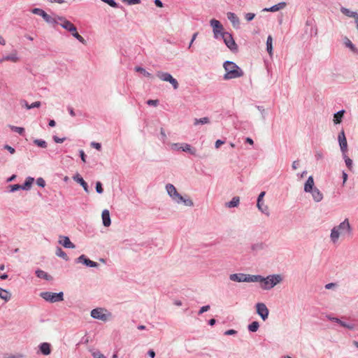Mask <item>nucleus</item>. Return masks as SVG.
<instances>
[{
  "label": "nucleus",
  "instance_id": "1",
  "mask_svg": "<svg viewBox=\"0 0 358 358\" xmlns=\"http://www.w3.org/2000/svg\"><path fill=\"white\" fill-rule=\"evenodd\" d=\"M352 232V228L348 219L341 222L338 226L334 227L330 234L331 241L336 243L340 236H345L350 235Z\"/></svg>",
  "mask_w": 358,
  "mask_h": 358
},
{
  "label": "nucleus",
  "instance_id": "2",
  "mask_svg": "<svg viewBox=\"0 0 358 358\" xmlns=\"http://www.w3.org/2000/svg\"><path fill=\"white\" fill-rule=\"evenodd\" d=\"M255 282L262 283V288L264 290H268L274 287L276 285L282 280V278L280 274L269 275L264 278L260 275H255Z\"/></svg>",
  "mask_w": 358,
  "mask_h": 358
},
{
  "label": "nucleus",
  "instance_id": "3",
  "mask_svg": "<svg viewBox=\"0 0 358 358\" xmlns=\"http://www.w3.org/2000/svg\"><path fill=\"white\" fill-rule=\"evenodd\" d=\"M223 67L226 71V73L223 76L225 80L238 78L243 76V70L233 62H224Z\"/></svg>",
  "mask_w": 358,
  "mask_h": 358
},
{
  "label": "nucleus",
  "instance_id": "4",
  "mask_svg": "<svg viewBox=\"0 0 358 358\" xmlns=\"http://www.w3.org/2000/svg\"><path fill=\"white\" fill-rule=\"evenodd\" d=\"M39 296L45 301L52 303L60 302L64 300L63 292H59L58 293H54L51 292H42L39 294Z\"/></svg>",
  "mask_w": 358,
  "mask_h": 358
},
{
  "label": "nucleus",
  "instance_id": "5",
  "mask_svg": "<svg viewBox=\"0 0 358 358\" xmlns=\"http://www.w3.org/2000/svg\"><path fill=\"white\" fill-rule=\"evenodd\" d=\"M91 317L94 319L100 320L103 322H106L110 320L112 317L110 312L101 308H96L91 311Z\"/></svg>",
  "mask_w": 358,
  "mask_h": 358
},
{
  "label": "nucleus",
  "instance_id": "6",
  "mask_svg": "<svg viewBox=\"0 0 358 358\" xmlns=\"http://www.w3.org/2000/svg\"><path fill=\"white\" fill-rule=\"evenodd\" d=\"M255 275H250L245 273H233L229 275V279L231 281L238 282H255Z\"/></svg>",
  "mask_w": 358,
  "mask_h": 358
},
{
  "label": "nucleus",
  "instance_id": "7",
  "mask_svg": "<svg viewBox=\"0 0 358 358\" xmlns=\"http://www.w3.org/2000/svg\"><path fill=\"white\" fill-rule=\"evenodd\" d=\"M220 38L223 39L225 45L231 51L236 52L238 50V45H236L232 35L230 33L227 31L222 33Z\"/></svg>",
  "mask_w": 358,
  "mask_h": 358
},
{
  "label": "nucleus",
  "instance_id": "8",
  "mask_svg": "<svg viewBox=\"0 0 358 358\" xmlns=\"http://www.w3.org/2000/svg\"><path fill=\"white\" fill-rule=\"evenodd\" d=\"M157 76L162 80L169 82L171 84L174 90H177L179 87L178 82L169 73L157 71Z\"/></svg>",
  "mask_w": 358,
  "mask_h": 358
},
{
  "label": "nucleus",
  "instance_id": "9",
  "mask_svg": "<svg viewBox=\"0 0 358 358\" xmlns=\"http://www.w3.org/2000/svg\"><path fill=\"white\" fill-rule=\"evenodd\" d=\"M210 24L213 27V31L215 38H219L220 36H222V33L226 32L223 31V26L221 24V22L215 19H212L210 21Z\"/></svg>",
  "mask_w": 358,
  "mask_h": 358
},
{
  "label": "nucleus",
  "instance_id": "10",
  "mask_svg": "<svg viewBox=\"0 0 358 358\" xmlns=\"http://www.w3.org/2000/svg\"><path fill=\"white\" fill-rule=\"evenodd\" d=\"M257 313L265 321L268 319L269 310L264 303H257L256 304Z\"/></svg>",
  "mask_w": 358,
  "mask_h": 358
},
{
  "label": "nucleus",
  "instance_id": "11",
  "mask_svg": "<svg viewBox=\"0 0 358 358\" xmlns=\"http://www.w3.org/2000/svg\"><path fill=\"white\" fill-rule=\"evenodd\" d=\"M166 192L168 193V194L169 195V196L175 201L176 202V200L179 199V200H181L182 199V195L180 194L176 188L175 187V186L172 184H167L166 185Z\"/></svg>",
  "mask_w": 358,
  "mask_h": 358
},
{
  "label": "nucleus",
  "instance_id": "12",
  "mask_svg": "<svg viewBox=\"0 0 358 358\" xmlns=\"http://www.w3.org/2000/svg\"><path fill=\"white\" fill-rule=\"evenodd\" d=\"M338 141L342 154L346 153L348 151V142L343 129H342L338 134Z\"/></svg>",
  "mask_w": 358,
  "mask_h": 358
},
{
  "label": "nucleus",
  "instance_id": "13",
  "mask_svg": "<svg viewBox=\"0 0 358 358\" xmlns=\"http://www.w3.org/2000/svg\"><path fill=\"white\" fill-rule=\"evenodd\" d=\"M76 263H80L88 267L96 268L98 267L99 264L94 261L90 260L85 255H82L76 259Z\"/></svg>",
  "mask_w": 358,
  "mask_h": 358
},
{
  "label": "nucleus",
  "instance_id": "14",
  "mask_svg": "<svg viewBox=\"0 0 358 358\" xmlns=\"http://www.w3.org/2000/svg\"><path fill=\"white\" fill-rule=\"evenodd\" d=\"M327 318L331 322H336L339 324L341 327H345L350 330H353L355 329V324L352 323H347L344 321H342L341 319L338 317H335L331 316V315H327Z\"/></svg>",
  "mask_w": 358,
  "mask_h": 358
},
{
  "label": "nucleus",
  "instance_id": "15",
  "mask_svg": "<svg viewBox=\"0 0 358 358\" xmlns=\"http://www.w3.org/2000/svg\"><path fill=\"white\" fill-rule=\"evenodd\" d=\"M308 193L311 194L313 200L316 203L322 201L324 198L322 192L317 187H315Z\"/></svg>",
  "mask_w": 358,
  "mask_h": 358
},
{
  "label": "nucleus",
  "instance_id": "16",
  "mask_svg": "<svg viewBox=\"0 0 358 358\" xmlns=\"http://www.w3.org/2000/svg\"><path fill=\"white\" fill-rule=\"evenodd\" d=\"M59 243L66 248L74 249L76 245L70 241L69 238L66 236H59Z\"/></svg>",
  "mask_w": 358,
  "mask_h": 358
},
{
  "label": "nucleus",
  "instance_id": "17",
  "mask_svg": "<svg viewBox=\"0 0 358 358\" xmlns=\"http://www.w3.org/2000/svg\"><path fill=\"white\" fill-rule=\"evenodd\" d=\"M264 195H265V192H262L259 194V196L257 197V207L262 213L265 214L266 215H269L268 206H264V208H261V206H260V202L263 201V198H264Z\"/></svg>",
  "mask_w": 358,
  "mask_h": 358
},
{
  "label": "nucleus",
  "instance_id": "18",
  "mask_svg": "<svg viewBox=\"0 0 358 358\" xmlns=\"http://www.w3.org/2000/svg\"><path fill=\"white\" fill-rule=\"evenodd\" d=\"M5 61H11L13 62H17L19 61V57H17V52L15 50L10 55L3 56L0 58V63H2Z\"/></svg>",
  "mask_w": 358,
  "mask_h": 358
},
{
  "label": "nucleus",
  "instance_id": "19",
  "mask_svg": "<svg viewBox=\"0 0 358 358\" xmlns=\"http://www.w3.org/2000/svg\"><path fill=\"white\" fill-rule=\"evenodd\" d=\"M57 19L59 22V24H60V26L67 31L71 29L72 25L73 24L72 22H71L69 20H68L63 16H57Z\"/></svg>",
  "mask_w": 358,
  "mask_h": 358
},
{
  "label": "nucleus",
  "instance_id": "20",
  "mask_svg": "<svg viewBox=\"0 0 358 358\" xmlns=\"http://www.w3.org/2000/svg\"><path fill=\"white\" fill-rule=\"evenodd\" d=\"M316 187L315 186L314 178L312 176H310L304 184L303 190L305 192H309L310 190Z\"/></svg>",
  "mask_w": 358,
  "mask_h": 358
},
{
  "label": "nucleus",
  "instance_id": "21",
  "mask_svg": "<svg viewBox=\"0 0 358 358\" xmlns=\"http://www.w3.org/2000/svg\"><path fill=\"white\" fill-rule=\"evenodd\" d=\"M287 3L284 1L280 2L270 8H266L263 10L266 12H276L286 7Z\"/></svg>",
  "mask_w": 358,
  "mask_h": 358
},
{
  "label": "nucleus",
  "instance_id": "22",
  "mask_svg": "<svg viewBox=\"0 0 358 358\" xmlns=\"http://www.w3.org/2000/svg\"><path fill=\"white\" fill-rule=\"evenodd\" d=\"M102 222L104 227H109L111 224L109 210L105 209L102 211L101 214Z\"/></svg>",
  "mask_w": 358,
  "mask_h": 358
},
{
  "label": "nucleus",
  "instance_id": "23",
  "mask_svg": "<svg viewBox=\"0 0 358 358\" xmlns=\"http://www.w3.org/2000/svg\"><path fill=\"white\" fill-rule=\"evenodd\" d=\"M38 348L43 355H49L51 353V345L49 343H42Z\"/></svg>",
  "mask_w": 358,
  "mask_h": 358
},
{
  "label": "nucleus",
  "instance_id": "24",
  "mask_svg": "<svg viewBox=\"0 0 358 358\" xmlns=\"http://www.w3.org/2000/svg\"><path fill=\"white\" fill-rule=\"evenodd\" d=\"M227 18L231 22L234 27L238 28L239 27L240 21H239L238 17H237V15L235 13L229 12L227 13Z\"/></svg>",
  "mask_w": 358,
  "mask_h": 358
},
{
  "label": "nucleus",
  "instance_id": "25",
  "mask_svg": "<svg viewBox=\"0 0 358 358\" xmlns=\"http://www.w3.org/2000/svg\"><path fill=\"white\" fill-rule=\"evenodd\" d=\"M73 180L79 183L84 189L86 192H89L87 183L83 180V178L77 173L73 177Z\"/></svg>",
  "mask_w": 358,
  "mask_h": 358
},
{
  "label": "nucleus",
  "instance_id": "26",
  "mask_svg": "<svg viewBox=\"0 0 358 358\" xmlns=\"http://www.w3.org/2000/svg\"><path fill=\"white\" fill-rule=\"evenodd\" d=\"M57 16L56 15L55 17L50 16L47 13L43 16V19L48 23L52 25H55L59 24V20L57 19Z\"/></svg>",
  "mask_w": 358,
  "mask_h": 358
},
{
  "label": "nucleus",
  "instance_id": "27",
  "mask_svg": "<svg viewBox=\"0 0 358 358\" xmlns=\"http://www.w3.org/2000/svg\"><path fill=\"white\" fill-rule=\"evenodd\" d=\"M266 247L267 245H266V243L263 242H258L252 245L251 250L253 252H258L259 251L265 250Z\"/></svg>",
  "mask_w": 358,
  "mask_h": 358
},
{
  "label": "nucleus",
  "instance_id": "28",
  "mask_svg": "<svg viewBox=\"0 0 358 358\" xmlns=\"http://www.w3.org/2000/svg\"><path fill=\"white\" fill-rule=\"evenodd\" d=\"M35 273L36 275L39 278H43L48 281H50L52 280V277L43 270L37 269Z\"/></svg>",
  "mask_w": 358,
  "mask_h": 358
},
{
  "label": "nucleus",
  "instance_id": "29",
  "mask_svg": "<svg viewBox=\"0 0 358 358\" xmlns=\"http://www.w3.org/2000/svg\"><path fill=\"white\" fill-rule=\"evenodd\" d=\"M341 12L348 17L355 18V20L358 19V13L357 12L351 11L348 8L341 7Z\"/></svg>",
  "mask_w": 358,
  "mask_h": 358
},
{
  "label": "nucleus",
  "instance_id": "30",
  "mask_svg": "<svg viewBox=\"0 0 358 358\" xmlns=\"http://www.w3.org/2000/svg\"><path fill=\"white\" fill-rule=\"evenodd\" d=\"M345 113V110H341L334 115V123L335 124H340L342 122V119L343 117L344 113Z\"/></svg>",
  "mask_w": 358,
  "mask_h": 358
},
{
  "label": "nucleus",
  "instance_id": "31",
  "mask_svg": "<svg viewBox=\"0 0 358 358\" xmlns=\"http://www.w3.org/2000/svg\"><path fill=\"white\" fill-rule=\"evenodd\" d=\"M34 181V178H32V177H27L24 182L23 185H22V189L23 190H29L31 189V185L33 184Z\"/></svg>",
  "mask_w": 358,
  "mask_h": 358
},
{
  "label": "nucleus",
  "instance_id": "32",
  "mask_svg": "<svg viewBox=\"0 0 358 358\" xmlns=\"http://www.w3.org/2000/svg\"><path fill=\"white\" fill-rule=\"evenodd\" d=\"M22 106H24L27 109L29 110L34 108H39L41 105L40 101H35L31 104H29L26 101L23 100L21 102Z\"/></svg>",
  "mask_w": 358,
  "mask_h": 358
},
{
  "label": "nucleus",
  "instance_id": "33",
  "mask_svg": "<svg viewBox=\"0 0 358 358\" xmlns=\"http://www.w3.org/2000/svg\"><path fill=\"white\" fill-rule=\"evenodd\" d=\"M10 298V293L8 291L0 287V299H3L5 301H8Z\"/></svg>",
  "mask_w": 358,
  "mask_h": 358
},
{
  "label": "nucleus",
  "instance_id": "34",
  "mask_svg": "<svg viewBox=\"0 0 358 358\" xmlns=\"http://www.w3.org/2000/svg\"><path fill=\"white\" fill-rule=\"evenodd\" d=\"M181 150L184 152H189L192 155H195V156L196 155L195 148H193L190 145H189L187 143L182 144V147H181Z\"/></svg>",
  "mask_w": 358,
  "mask_h": 358
},
{
  "label": "nucleus",
  "instance_id": "35",
  "mask_svg": "<svg viewBox=\"0 0 358 358\" xmlns=\"http://www.w3.org/2000/svg\"><path fill=\"white\" fill-rule=\"evenodd\" d=\"M240 203V199L238 196H234L232 199L226 203V206L228 208H234L238 206Z\"/></svg>",
  "mask_w": 358,
  "mask_h": 358
},
{
  "label": "nucleus",
  "instance_id": "36",
  "mask_svg": "<svg viewBox=\"0 0 358 358\" xmlns=\"http://www.w3.org/2000/svg\"><path fill=\"white\" fill-rule=\"evenodd\" d=\"M55 255L66 261L69 260V257L67 256L66 253L59 247L56 248Z\"/></svg>",
  "mask_w": 358,
  "mask_h": 358
},
{
  "label": "nucleus",
  "instance_id": "37",
  "mask_svg": "<svg viewBox=\"0 0 358 358\" xmlns=\"http://www.w3.org/2000/svg\"><path fill=\"white\" fill-rule=\"evenodd\" d=\"M177 203H183V204L186 206H189V207H192L194 206V203L192 201V199H185L182 196V199L181 200H176V202Z\"/></svg>",
  "mask_w": 358,
  "mask_h": 358
},
{
  "label": "nucleus",
  "instance_id": "38",
  "mask_svg": "<svg viewBox=\"0 0 358 358\" xmlns=\"http://www.w3.org/2000/svg\"><path fill=\"white\" fill-rule=\"evenodd\" d=\"M259 327V324L257 321H254V322H251L248 326V329L249 331H251V332H256L258 330Z\"/></svg>",
  "mask_w": 358,
  "mask_h": 358
},
{
  "label": "nucleus",
  "instance_id": "39",
  "mask_svg": "<svg viewBox=\"0 0 358 358\" xmlns=\"http://www.w3.org/2000/svg\"><path fill=\"white\" fill-rule=\"evenodd\" d=\"M273 39L271 36H268L266 40V50L270 55H272L273 51V45H272Z\"/></svg>",
  "mask_w": 358,
  "mask_h": 358
},
{
  "label": "nucleus",
  "instance_id": "40",
  "mask_svg": "<svg viewBox=\"0 0 358 358\" xmlns=\"http://www.w3.org/2000/svg\"><path fill=\"white\" fill-rule=\"evenodd\" d=\"M135 71L136 72H138V73H142L144 76L145 77H148V78H152V76L151 73H150L149 72H148L145 69H143V67H141V66H136L135 67Z\"/></svg>",
  "mask_w": 358,
  "mask_h": 358
},
{
  "label": "nucleus",
  "instance_id": "41",
  "mask_svg": "<svg viewBox=\"0 0 358 358\" xmlns=\"http://www.w3.org/2000/svg\"><path fill=\"white\" fill-rule=\"evenodd\" d=\"M208 123H210V119L207 117L199 118V119L195 118L194 122V125H197L199 124H208Z\"/></svg>",
  "mask_w": 358,
  "mask_h": 358
},
{
  "label": "nucleus",
  "instance_id": "42",
  "mask_svg": "<svg viewBox=\"0 0 358 358\" xmlns=\"http://www.w3.org/2000/svg\"><path fill=\"white\" fill-rule=\"evenodd\" d=\"M342 155H343V159L345 160V164H346L347 167L350 170H351L352 168V164H353L352 160L350 157H348L347 156L346 153L342 154Z\"/></svg>",
  "mask_w": 358,
  "mask_h": 358
},
{
  "label": "nucleus",
  "instance_id": "43",
  "mask_svg": "<svg viewBox=\"0 0 358 358\" xmlns=\"http://www.w3.org/2000/svg\"><path fill=\"white\" fill-rule=\"evenodd\" d=\"M9 127L13 131L18 133L20 135H23L24 133V129L23 127L9 125Z\"/></svg>",
  "mask_w": 358,
  "mask_h": 358
},
{
  "label": "nucleus",
  "instance_id": "44",
  "mask_svg": "<svg viewBox=\"0 0 358 358\" xmlns=\"http://www.w3.org/2000/svg\"><path fill=\"white\" fill-rule=\"evenodd\" d=\"M34 143L40 148H45L47 147V143L42 139H35Z\"/></svg>",
  "mask_w": 358,
  "mask_h": 358
},
{
  "label": "nucleus",
  "instance_id": "45",
  "mask_svg": "<svg viewBox=\"0 0 358 358\" xmlns=\"http://www.w3.org/2000/svg\"><path fill=\"white\" fill-rule=\"evenodd\" d=\"M31 13L35 14V15H40L43 17V16L45 15V12L41 9V8H33L31 10Z\"/></svg>",
  "mask_w": 358,
  "mask_h": 358
},
{
  "label": "nucleus",
  "instance_id": "46",
  "mask_svg": "<svg viewBox=\"0 0 358 358\" xmlns=\"http://www.w3.org/2000/svg\"><path fill=\"white\" fill-rule=\"evenodd\" d=\"M345 45H346V47L349 48L352 51H355L356 50V48L354 45V44L348 38H345Z\"/></svg>",
  "mask_w": 358,
  "mask_h": 358
},
{
  "label": "nucleus",
  "instance_id": "47",
  "mask_svg": "<svg viewBox=\"0 0 358 358\" xmlns=\"http://www.w3.org/2000/svg\"><path fill=\"white\" fill-rule=\"evenodd\" d=\"M10 192H14L20 189H22V185L19 184H15L10 185Z\"/></svg>",
  "mask_w": 358,
  "mask_h": 358
},
{
  "label": "nucleus",
  "instance_id": "48",
  "mask_svg": "<svg viewBox=\"0 0 358 358\" xmlns=\"http://www.w3.org/2000/svg\"><path fill=\"white\" fill-rule=\"evenodd\" d=\"M101 1L108 4L110 6L113 8H117L118 4L116 3L115 0H101Z\"/></svg>",
  "mask_w": 358,
  "mask_h": 358
},
{
  "label": "nucleus",
  "instance_id": "49",
  "mask_svg": "<svg viewBox=\"0 0 358 358\" xmlns=\"http://www.w3.org/2000/svg\"><path fill=\"white\" fill-rule=\"evenodd\" d=\"M257 108L262 114V120L264 121L266 120V110L262 106H257Z\"/></svg>",
  "mask_w": 358,
  "mask_h": 358
},
{
  "label": "nucleus",
  "instance_id": "50",
  "mask_svg": "<svg viewBox=\"0 0 358 358\" xmlns=\"http://www.w3.org/2000/svg\"><path fill=\"white\" fill-rule=\"evenodd\" d=\"M74 38H76L78 41H80V43H82L83 44H85V40L84 39V38L80 35L78 31L75 32L73 35H72Z\"/></svg>",
  "mask_w": 358,
  "mask_h": 358
},
{
  "label": "nucleus",
  "instance_id": "51",
  "mask_svg": "<svg viewBox=\"0 0 358 358\" xmlns=\"http://www.w3.org/2000/svg\"><path fill=\"white\" fill-rule=\"evenodd\" d=\"M92 355L94 358H106V357L99 350L92 352Z\"/></svg>",
  "mask_w": 358,
  "mask_h": 358
},
{
  "label": "nucleus",
  "instance_id": "52",
  "mask_svg": "<svg viewBox=\"0 0 358 358\" xmlns=\"http://www.w3.org/2000/svg\"><path fill=\"white\" fill-rule=\"evenodd\" d=\"M96 191L98 194H102L103 192V189L102 187V184L99 181L96 182Z\"/></svg>",
  "mask_w": 358,
  "mask_h": 358
},
{
  "label": "nucleus",
  "instance_id": "53",
  "mask_svg": "<svg viewBox=\"0 0 358 358\" xmlns=\"http://www.w3.org/2000/svg\"><path fill=\"white\" fill-rule=\"evenodd\" d=\"M36 184L41 187H44L45 186V181L43 178H38L36 179Z\"/></svg>",
  "mask_w": 358,
  "mask_h": 358
},
{
  "label": "nucleus",
  "instance_id": "54",
  "mask_svg": "<svg viewBox=\"0 0 358 358\" xmlns=\"http://www.w3.org/2000/svg\"><path fill=\"white\" fill-rule=\"evenodd\" d=\"M124 2L127 3L128 5H135L141 3V0H122Z\"/></svg>",
  "mask_w": 358,
  "mask_h": 358
},
{
  "label": "nucleus",
  "instance_id": "55",
  "mask_svg": "<svg viewBox=\"0 0 358 358\" xmlns=\"http://www.w3.org/2000/svg\"><path fill=\"white\" fill-rule=\"evenodd\" d=\"M255 14L252 13H248L245 15V18L247 21H251L254 19Z\"/></svg>",
  "mask_w": 358,
  "mask_h": 358
},
{
  "label": "nucleus",
  "instance_id": "56",
  "mask_svg": "<svg viewBox=\"0 0 358 358\" xmlns=\"http://www.w3.org/2000/svg\"><path fill=\"white\" fill-rule=\"evenodd\" d=\"M147 104L149 106H157L159 104V101L157 99H155V100L149 99L147 101Z\"/></svg>",
  "mask_w": 358,
  "mask_h": 358
},
{
  "label": "nucleus",
  "instance_id": "57",
  "mask_svg": "<svg viewBox=\"0 0 358 358\" xmlns=\"http://www.w3.org/2000/svg\"><path fill=\"white\" fill-rule=\"evenodd\" d=\"M3 148L6 150H8L10 154H14L15 152V150L14 148L10 146L9 145H5L3 146Z\"/></svg>",
  "mask_w": 358,
  "mask_h": 358
},
{
  "label": "nucleus",
  "instance_id": "58",
  "mask_svg": "<svg viewBox=\"0 0 358 358\" xmlns=\"http://www.w3.org/2000/svg\"><path fill=\"white\" fill-rule=\"evenodd\" d=\"M210 309V306L209 305H207V306H202L199 311V315H201L203 314V313L208 311V310Z\"/></svg>",
  "mask_w": 358,
  "mask_h": 358
},
{
  "label": "nucleus",
  "instance_id": "59",
  "mask_svg": "<svg viewBox=\"0 0 358 358\" xmlns=\"http://www.w3.org/2000/svg\"><path fill=\"white\" fill-rule=\"evenodd\" d=\"M65 139H66L65 138H59L57 136H53V140L57 143H62L65 141Z\"/></svg>",
  "mask_w": 358,
  "mask_h": 358
},
{
  "label": "nucleus",
  "instance_id": "60",
  "mask_svg": "<svg viewBox=\"0 0 358 358\" xmlns=\"http://www.w3.org/2000/svg\"><path fill=\"white\" fill-rule=\"evenodd\" d=\"M91 146L94 148L95 149L98 150H100L101 148V143H96V142H92L91 143Z\"/></svg>",
  "mask_w": 358,
  "mask_h": 358
},
{
  "label": "nucleus",
  "instance_id": "61",
  "mask_svg": "<svg viewBox=\"0 0 358 358\" xmlns=\"http://www.w3.org/2000/svg\"><path fill=\"white\" fill-rule=\"evenodd\" d=\"M237 334V331L234 329H229L224 332V335L231 336Z\"/></svg>",
  "mask_w": 358,
  "mask_h": 358
},
{
  "label": "nucleus",
  "instance_id": "62",
  "mask_svg": "<svg viewBox=\"0 0 358 358\" xmlns=\"http://www.w3.org/2000/svg\"><path fill=\"white\" fill-rule=\"evenodd\" d=\"M224 143V141H222L220 139H218L215 141V147L216 148H219L222 145H223Z\"/></svg>",
  "mask_w": 358,
  "mask_h": 358
},
{
  "label": "nucleus",
  "instance_id": "63",
  "mask_svg": "<svg viewBox=\"0 0 358 358\" xmlns=\"http://www.w3.org/2000/svg\"><path fill=\"white\" fill-rule=\"evenodd\" d=\"M80 157L83 162H86V155L83 150L79 151Z\"/></svg>",
  "mask_w": 358,
  "mask_h": 358
},
{
  "label": "nucleus",
  "instance_id": "64",
  "mask_svg": "<svg viewBox=\"0 0 358 358\" xmlns=\"http://www.w3.org/2000/svg\"><path fill=\"white\" fill-rule=\"evenodd\" d=\"M299 165V160L294 161L292 164V169L293 170H296L298 168Z\"/></svg>",
  "mask_w": 358,
  "mask_h": 358
}]
</instances>
